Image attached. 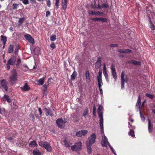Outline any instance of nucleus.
Instances as JSON below:
<instances>
[{
  "mask_svg": "<svg viewBox=\"0 0 155 155\" xmlns=\"http://www.w3.org/2000/svg\"><path fill=\"white\" fill-rule=\"evenodd\" d=\"M18 75L16 70L13 69L12 71L11 75L9 77V81L11 84L13 85L17 81Z\"/></svg>",
  "mask_w": 155,
  "mask_h": 155,
  "instance_id": "1",
  "label": "nucleus"
},
{
  "mask_svg": "<svg viewBox=\"0 0 155 155\" xmlns=\"http://www.w3.org/2000/svg\"><path fill=\"white\" fill-rule=\"evenodd\" d=\"M82 143L81 142L79 141L76 143L74 145L72 146L71 148L73 151H78L81 149Z\"/></svg>",
  "mask_w": 155,
  "mask_h": 155,
  "instance_id": "2",
  "label": "nucleus"
},
{
  "mask_svg": "<svg viewBox=\"0 0 155 155\" xmlns=\"http://www.w3.org/2000/svg\"><path fill=\"white\" fill-rule=\"evenodd\" d=\"M16 59L14 57H12L8 61L6 64V68L8 70L10 69V65H13L15 64Z\"/></svg>",
  "mask_w": 155,
  "mask_h": 155,
  "instance_id": "3",
  "label": "nucleus"
},
{
  "mask_svg": "<svg viewBox=\"0 0 155 155\" xmlns=\"http://www.w3.org/2000/svg\"><path fill=\"white\" fill-rule=\"evenodd\" d=\"M102 70L100 69L98 72V75L97 77L98 81V86L99 88L101 87L102 85L103 84L102 79Z\"/></svg>",
  "mask_w": 155,
  "mask_h": 155,
  "instance_id": "4",
  "label": "nucleus"
},
{
  "mask_svg": "<svg viewBox=\"0 0 155 155\" xmlns=\"http://www.w3.org/2000/svg\"><path fill=\"white\" fill-rule=\"evenodd\" d=\"M96 135L95 134H93L88 138V141L86 142V144L92 145L95 141Z\"/></svg>",
  "mask_w": 155,
  "mask_h": 155,
  "instance_id": "5",
  "label": "nucleus"
},
{
  "mask_svg": "<svg viewBox=\"0 0 155 155\" xmlns=\"http://www.w3.org/2000/svg\"><path fill=\"white\" fill-rule=\"evenodd\" d=\"M124 76H125V74L124 73V71H123L121 74V78H120L121 86V88L122 89H123L124 88V85L125 82H127L128 81V79L127 78H126L125 79H124Z\"/></svg>",
  "mask_w": 155,
  "mask_h": 155,
  "instance_id": "6",
  "label": "nucleus"
},
{
  "mask_svg": "<svg viewBox=\"0 0 155 155\" xmlns=\"http://www.w3.org/2000/svg\"><path fill=\"white\" fill-rule=\"evenodd\" d=\"M67 121H63L61 118H58L56 120V123L58 126L60 128H62L64 123L67 122Z\"/></svg>",
  "mask_w": 155,
  "mask_h": 155,
  "instance_id": "7",
  "label": "nucleus"
},
{
  "mask_svg": "<svg viewBox=\"0 0 155 155\" xmlns=\"http://www.w3.org/2000/svg\"><path fill=\"white\" fill-rule=\"evenodd\" d=\"M103 107L102 106L100 105L98 108L97 113L99 115V117L100 119L99 120H103V112L102 110H103Z\"/></svg>",
  "mask_w": 155,
  "mask_h": 155,
  "instance_id": "8",
  "label": "nucleus"
},
{
  "mask_svg": "<svg viewBox=\"0 0 155 155\" xmlns=\"http://www.w3.org/2000/svg\"><path fill=\"white\" fill-rule=\"evenodd\" d=\"M110 69L111 70L112 74L113 77L115 80L117 79V75L116 71L115 66L114 64H112L110 67Z\"/></svg>",
  "mask_w": 155,
  "mask_h": 155,
  "instance_id": "9",
  "label": "nucleus"
},
{
  "mask_svg": "<svg viewBox=\"0 0 155 155\" xmlns=\"http://www.w3.org/2000/svg\"><path fill=\"white\" fill-rule=\"evenodd\" d=\"M24 36L26 39L28 41L32 44L34 43V39L29 34H27L24 35Z\"/></svg>",
  "mask_w": 155,
  "mask_h": 155,
  "instance_id": "10",
  "label": "nucleus"
},
{
  "mask_svg": "<svg viewBox=\"0 0 155 155\" xmlns=\"http://www.w3.org/2000/svg\"><path fill=\"white\" fill-rule=\"evenodd\" d=\"M1 84L2 87L4 88L6 91H8V87L7 86V81L4 79L1 81Z\"/></svg>",
  "mask_w": 155,
  "mask_h": 155,
  "instance_id": "11",
  "label": "nucleus"
},
{
  "mask_svg": "<svg viewBox=\"0 0 155 155\" xmlns=\"http://www.w3.org/2000/svg\"><path fill=\"white\" fill-rule=\"evenodd\" d=\"M87 131L85 130H83L80 131L77 133L76 135L77 137H81L83 136H85L87 133Z\"/></svg>",
  "mask_w": 155,
  "mask_h": 155,
  "instance_id": "12",
  "label": "nucleus"
},
{
  "mask_svg": "<svg viewBox=\"0 0 155 155\" xmlns=\"http://www.w3.org/2000/svg\"><path fill=\"white\" fill-rule=\"evenodd\" d=\"M45 143V144L43 147L45 148L47 151L50 152H51L52 151V148L50 146V144L47 142Z\"/></svg>",
  "mask_w": 155,
  "mask_h": 155,
  "instance_id": "13",
  "label": "nucleus"
},
{
  "mask_svg": "<svg viewBox=\"0 0 155 155\" xmlns=\"http://www.w3.org/2000/svg\"><path fill=\"white\" fill-rule=\"evenodd\" d=\"M44 110L46 112V116L50 115L52 117L54 115L53 114V111H54V110H51V109H48L47 108H45Z\"/></svg>",
  "mask_w": 155,
  "mask_h": 155,
  "instance_id": "14",
  "label": "nucleus"
},
{
  "mask_svg": "<svg viewBox=\"0 0 155 155\" xmlns=\"http://www.w3.org/2000/svg\"><path fill=\"white\" fill-rule=\"evenodd\" d=\"M103 73L104 74L105 77L106 81L107 82H109V79L108 78V74L107 72V69L106 68V66L105 64H104L103 67Z\"/></svg>",
  "mask_w": 155,
  "mask_h": 155,
  "instance_id": "15",
  "label": "nucleus"
},
{
  "mask_svg": "<svg viewBox=\"0 0 155 155\" xmlns=\"http://www.w3.org/2000/svg\"><path fill=\"white\" fill-rule=\"evenodd\" d=\"M127 63L129 64H133L135 65L140 66L141 64V62L134 60L129 61L127 62Z\"/></svg>",
  "mask_w": 155,
  "mask_h": 155,
  "instance_id": "16",
  "label": "nucleus"
},
{
  "mask_svg": "<svg viewBox=\"0 0 155 155\" xmlns=\"http://www.w3.org/2000/svg\"><path fill=\"white\" fill-rule=\"evenodd\" d=\"M132 51L131 50L128 49L123 50L119 49L117 50V51L120 53H130Z\"/></svg>",
  "mask_w": 155,
  "mask_h": 155,
  "instance_id": "17",
  "label": "nucleus"
},
{
  "mask_svg": "<svg viewBox=\"0 0 155 155\" xmlns=\"http://www.w3.org/2000/svg\"><path fill=\"white\" fill-rule=\"evenodd\" d=\"M62 9L64 10L66 9L67 7V0H61Z\"/></svg>",
  "mask_w": 155,
  "mask_h": 155,
  "instance_id": "18",
  "label": "nucleus"
},
{
  "mask_svg": "<svg viewBox=\"0 0 155 155\" xmlns=\"http://www.w3.org/2000/svg\"><path fill=\"white\" fill-rule=\"evenodd\" d=\"M153 125L152 124L150 119H148V130L149 133L152 131Z\"/></svg>",
  "mask_w": 155,
  "mask_h": 155,
  "instance_id": "19",
  "label": "nucleus"
},
{
  "mask_svg": "<svg viewBox=\"0 0 155 155\" xmlns=\"http://www.w3.org/2000/svg\"><path fill=\"white\" fill-rule=\"evenodd\" d=\"M141 105V99L140 96L139 95L138 97L137 102L136 103V106L137 108V109H141V108L140 107Z\"/></svg>",
  "mask_w": 155,
  "mask_h": 155,
  "instance_id": "20",
  "label": "nucleus"
},
{
  "mask_svg": "<svg viewBox=\"0 0 155 155\" xmlns=\"http://www.w3.org/2000/svg\"><path fill=\"white\" fill-rule=\"evenodd\" d=\"M21 89L25 91H28L30 89V87L26 83H25L23 86L21 87Z\"/></svg>",
  "mask_w": 155,
  "mask_h": 155,
  "instance_id": "21",
  "label": "nucleus"
},
{
  "mask_svg": "<svg viewBox=\"0 0 155 155\" xmlns=\"http://www.w3.org/2000/svg\"><path fill=\"white\" fill-rule=\"evenodd\" d=\"M2 99L3 101H7L8 103H10L11 102V101L9 98V97L8 95L5 94L3 97Z\"/></svg>",
  "mask_w": 155,
  "mask_h": 155,
  "instance_id": "22",
  "label": "nucleus"
},
{
  "mask_svg": "<svg viewBox=\"0 0 155 155\" xmlns=\"http://www.w3.org/2000/svg\"><path fill=\"white\" fill-rule=\"evenodd\" d=\"M99 124L101 130V133L102 134L104 133V127H103V120H99Z\"/></svg>",
  "mask_w": 155,
  "mask_h": 155,
  "instance_id": "23",
  "label": "nucleus"
},
{
  "mask_svg": "<svg viewBox=\"0 0 155 155\" xmlns=\"http://www.w3.org/2000/svg\"><path fill=\"white\" fill-rule=\"evenodd\" d=\"M86 145L87 149V153L89 154H91L92 152V149L91 148V146L92 145L86 143Z\"/></svg>",
  "mask_w": 155,
  "mask_h": 155,
  "instance_id": "24",
  "label": "nucleus"
},
{
  "mask_svg": "<svg viewBox=\"0 0 155 155\" xmlns=\"http://www.w3.org/2000/svg\"><path fill=\"white\" fill-rule=\"evenodd\" d=\"M45 77H43V78L40 79L38 81V84L40 85H42L44 83V80Z\"/></svg>",
  "mask_w": 155,
  "mask_h": 155,
  "instance_id": "25",
  "label": "nucleus"
},
{
  "mask_svg": "<svg viewBox=\"0 0 155 155\" xmlns=\"http://www.w3.org/2000/svg\"><path fill=\"white\" fill-rule=\"evenodd\" d=\"M1 38L2 41H3V44L5 45L7 41L6 37L5 36L2 35L1 36Z\"/></svg>",
  "mask_w": 155,
  "mask_h": 155,
  "instance_id": "26",
  "label": "nucleus"
},
{
  "mask_svg": "<svg viewBox=\"0 0 155 155\" xmlns=\"http://www.w3.org/2000/svg\"><path fill=\"white\" fill-rule=\"evenodd\" d=\"M85 77L87 79V80L88 81H90L91 80L90 76V73L88 71H87L86 72Z\"/></svg>",
  "mask_w": 155,
  "mask_h": 155,
  "instance_id": "27",
  "label": "nucleus"
},
{
  "mask_svg": "<svg viewBox=\"0 0 155 155\" xmlns=\"http://www.w3.org/2000/svg\"><path fill=\"white\" fill-rule=\"evenodd\" d=\"M77 75V73L75 71H74L71 75V79L72 80H74L76 78Z\"/></svg>",
  "mask_w": 155,
  "mask_h": 155,
  "instance_id": "28",
  "label": "nucleus"
},
{
  "mask_svg": "<svg viewBox=\"0 0 155 155\" xmlns=\"http://www.w3.org/2000/svg\"><path fill=\"white\" fill-rule=\"evenodd\" d=\"M31 146H35L36 147L38 145L35 140L31 141L29 143V146L31 147Z\"/></svg>",
  "mask_w": 155,
  "mask_h": 155,
  "instance_id": "29",
  "label": "nucleus"
},
{
  "mask_svg": "<svg viewBox=\"0 0 155 155\" xmlns=\"http://www.w3.org/2000/svg\"><path fill=\"white\" fill-rule=\"evenodd\" d=\"M128 135L131 136L132 137H135V134H134V131L133 130L130 129V131L128 132Z\"/></svg>",
  "mask_w": 155,
  "mask_h": 155,
  "instance_id": "30",
  "label": "nucleus"
},
{
  "mask_svg": "<svg viewBox=\"0 0 155 155\" xmlns=\"http://www.w3.org/2000/svg\"><path fill=\"white\" fill-rule=\"evenodd\" d=\"M13 46L12 45H10L8 49V52L12 53L13 52Z\"/></svg>",
  "mask_w": 155,
  "mask_h": 155,
  "instance_id": "31",
  "label": "nucleus"
},
{
  "mask_svg": "<svg viewBox=\"0 0 155 155\" xmlns=\"http://www.w3.org/2000/svg\"><path fill=\"white\" fill-rule=\"evenodd\" d=\"M95 68L96 69L100 68L101 67V64L96 62L95 64Z\"/></svg>",
  "mask_w": 155,
  "mask_h": 155,
  "instance_id": "32",
  "label": "nucleus"
},
{
  "mask_svg": "<svg viewBox=\"0 0 155 155\" xmlns=\"http://www.w3.org/2000/svg\"><path fill=\"white\" fill-rule=\"evenodd\" d=\"M108 143V145H109V144H110L109 143V142H107L105 141H101V144L102 146L103 147H107V144Z\"/></svg>",
  "mask_w": 155,
  "mask_h": 155,
  "instance_id": "33",
  "label": "nucleus"
},
{
  "mask_svg": "<svg viewBox=\"0 0 155 155\" xmlns=\"http://www.w3.org/2000/svg\"><path fill=\"white\" fill-rule=\"evenodd\" d=\"M88 114V108L86 107L85 110H84L83 114V116L84 117H85V116L87 115Z\"/></svg>",
  "mask_w": 155,
  "mask_h": 155,
  "instance_id": "34",
  "label": "nucleus"
},
{
  "mask_svg": "<svg viewBox=\"0 0 155 155\" xmlns=\"http://www.w3.org/2000/svg\"><path fill=\"white\" fill-rule=\"evenodd\" d=\"M46 142L45 141H41L38 143L39 145L41 147H44V145L45 144V143H46Z\"/></svg>",
  "mask_w": 155,
  "mask_h": 155,
  "instance_id": "35",
  "label": "nucleus"
},
{
  "mask_svg": "<svg viewBox=\"0 0 155 155\" xmlns=\"http://www.w3.org/2000/svg\"><path fill=\"white\" fill-rule=\"evenodd\" d=\"M56 39V36L55 35H54L50 37V40L51 41H54Z\"/></svg>",
  "mask_w": 155,
  "mask_h": 155,
  "instance_id": "36",
  "label": "nucleus"
},
{
  "mask_svg": "<svg viewBox=\"0 0 155 155\" xmlns=\"http://www.w3.org/2000/svg\"><path fill=\"white\" fill-rule=\"evenodd\" d=\"M34 155H41V153L39 150H34L33 152Z\"/></svg>",
  "mask_w": 155,
  "mask_h": 155,
  "instance_id": "37",
  "label": "nucleus"
},
{
  "mask_svg": "<svg viewBox=\"0 0 155 155\" xmlns=\"http://www.w3.org/2000/svg\"><path fill=\"white\" fill-rule=\"evenodd\" d=\"M48 88V85H46V84H45L44 85L41 87V89L43 91H45Z\"/></svg>",
  "mask_w": 155,
  "mask_h": 155,
  "instance_id": "38",
  "label": "nucleus"
},
{
  "mask_svg": "<svg viewBox=\"0 0 155 155\" xmlns=\"http://www.w3.org/2000/svg\"><path fill=\"white\" fill-rule=\"evenodd\" d=\"M24 18H20L18 20V25H20L24 21Z\"/></svg>",
  "mask_w": 155,
  "mask_h": 155,
  "instance_id": "39",
  "label": "nucleus"
},
{
  "mask_svg": "<svg viewBox=\"0 0 155 155\" xmlns=\"http://www.w3.org/2000/svg\"><path fill=\"white\" fill-rule=\"evenodd\" d=\"M139 110L140 111V115L141 117V120H145V117L141 112V109H140Z\"/></svg>",
  "mask_w": 155,
  "mask_h": 155,
  "instance_id": "40",
  "label": "nucleus"
},
{
  "mask_svg": "<svg viewBox=\"0 0 155 155\" xmlns=\"http://www.w3.org/2000/svg\"><path fill=\"white\" fill-rule=\"evenodd\" d=\"M64 145L65 147H70L69 144L66 140H64Z\"/></svg>",
  "mask_w": 155,
  "mask_h": 155,
  "instance_id": "41",
  "label": "nucleus"
},
{
  "mask_svg": "<svg viewBox=\"0 0 155 155\" xmlns=\"http://www.w3.org/2000/svg\"><path fill=\"white\" fill-rule=\"evenodd\" d=\"M146 96L147 97H148L151 99H153L154 97L153 95L148 93H146Z\"/></svg>",
  "mask_w": 155,
  "mask_h": 155,
  "instance_id": "42",
  "label": "nucleus"
},
{
  "mask_svg": "<svg viewBox=\"0 0 155 155\" xmlns=\"http://www.w3.org/2000/svg\"><path fill=\"white\" fill-rule=\"evenodd\" d=\"M99 21H101L103 22H106L107 20L106 18H99Z\"/></svg>",
  "mask_w": 155,
  "mask_h": 155,
  "instance_id": "43",
  "label": "nucleus"
},
{
  "mask_svg": "<svg viewBox=\"0 0 155 155\" xmlns=\"http://www.w3.org/2000/svg\"><path fill=\"white\" fill-rule=\"evenodd\" d=\"M96 114V108L95 106V105H94L93 108V114L94 116H95Z\"/></svg>",
  "mask_w": 155,
  "mask_h": 155,
  "instance_id": "44",
  "label": "nucleus"
},
{
  "mask_svg": "<svg viewBox=\"0 0 155 155\" xmlns=\"http://www.w3.org/2000/svg\"><path fill=\"white\" fill-rule=\"evenodd\" d=\"M60 0H56L55 2V5L56 6V8L58 9V6H59V3Z\"/></svg>",
  "mask_w": 155,
  "mask_h": 155,
  "instance_id": "45",
  "label": "nucleus"
},
{
  "mask_svg": "<svg viewBox=\"0 0 155 155\" xmlns=\"http://www.w3.org/2000/svg\"><path fill=\"white\" fill-rule=\"evenodd\" d=\"M88 13H89V14H91L92 15H95L96 12L93 11H92L89 10L88 11Z\"/></svg>",
  "mask_w": 155,
  "mask_h": 155,
  "instance_id": "46",
  "label": "nucleus"
},
{
  "mask_svg": "<svg viewBox=\"0 0 155 155\" xmlns=\"http://www.w3.org/2000/svg\"><path fill=\"white\" fill-rule=\"evenodd\" d=\"M18 6V4H13V9H15L17 8Z\"/></svg>",
  "mask_w": 155,
  "mask_h": 155,
  "instance_id": "47",
  "label": "nucleus"
},
{
  "mask_svg": "<svg viewBox=\"0 0 155 155\" xmlns=\"http://www.w3.org/2000/svg\"><path fill=\"white\" fill-rule=\"evenodd\" d=\"M20 1H22L23 3L25 5H27L28 4V0H20Z\"/></svg>",
  "mask_w": 155,
  "mask_h": 155,
  "instance_id": "48",
  "label": "nucleus"
},
{
  "mask_svg": "<svg viewBox=\"0 0 155 155\" xmlns=\"http://www.w3.org/2000/svg\"><path fill=\"white\" fill-rule=\"evenodd\" d=\"M108 6V4L107 3H104L102 5V8H107Z\"/></svg>",
  "mask_w": 155,
  "mask_h": 155,
  "instance_id": "49",
  "label": "nucleus"
},
{
  "mask_svg": "<svg viewBox=\"0 0 155 155\" xmlns=\"http://www.w3.org/2000/svg\"><path fill=\"white\" fill-rule=\"evenodd\" d=\"M21 62V61L20 59L19 58L18 59L17 61L16 66H19Z\"/></svg>",
  "mask_w": 155,
  "mask_h": 155,
  "instance_id": "50",
  "label": "nucleus"
},
{
  "mask_svg": "<svg viewBox=\"0 0 155 155\" xmlns=\"http://www.w3.org/2000/svg\"><path fill=\"white\" fill-rule=\"evenodd\" d=\"M47 4L49 7H50L51 6V3L50 0H47Z\"/></svg>",
  "mask_w": 155,
  "mask_h": 155,
  "instance_id": "51",
  "label": "nucleus"
},
{
  "mask_svg": "<svg viewBox=\"0 0 155 155\" xmlns=\"http://www.w3.org/2000/svg\"><path fill=\"white\" fill-rule=\"evenodd\" d=\"M109 146L110 147V149L111 150H112V151L113 152V153L115 155H116V153H115V152L114 151V149H113V148L110 145V144H109Z\"/></svg>",
  "mask_w": 155,
  "mask_h": 155,
  "instance_id": "52",
  "label": "nucleus"
},
{
  "mask_svg": "<svg viewBox=\"0 0 155 155\" xmlns=\"http://www.w3.org/2000/svg\"><path fill=\"white\" fill-rule=\"evenodd\" d=\"M50 47L51 48L53 49H54L55 48V45L54 43H52L50 45Z\"/></svg>",
  "mask_w": 155,
  "mask_h": 155,
  "instance_id": "53",
  "label": "nucleus"
},
{
  "mask_svg": "<svg viewBox=\"0 0 155 155\" xmlns=\"http://www.w3.org/2000/svg\"><path fill=\"white\" fill-rule=\"evenodd\" d=\"M103 13L101 12H100L99 11L96 12L95 15H101V14H103Z\"/></svg>",
  "mask_w": 155,
  "mask_h": 155,
  "instance_id": "54",
  "label": "nucleus"
},
{
  "mask_svg": "<svg viewBox=\"0 0 155 155\" xmlns=\"http://www.w3.org/2000/svg\"><path fill=\"white\" fill-rule=\"evenodd\" d=\"M110 47H117L118 46V44H111L110 45Z\"/></svg>",
  "mask_w": 155,
  "mask_h": 155,
  "instance_id": "55",
  "label": "nucleus"
},
{
  "mask_svg": "<svg viewBox=\"0 0 155 155\" xmlns=\"http://www.w3.org/2000/svg\"><path fill=\"white\" fill-rule=\"evenodd\" d=\"M91 20L94 21H99V18H93L91 19Z\"/></svg>",
  "mask_w": 155,
  "mask_h": 155,
  "instance_id": "56",
  "label": "nucleus"
},
{
  "mask_svg": "<svg viewBox=\"0 0 155 155\" xmlns=\"http://www.w3.org/2000/svg\"><path fill=\"white\" fill-rule=\"evenodd\" d=\"M101 58L100 57H99L97 58V62L99 63H101Z\"/></svg>",
  "mask_w": 155,
  "mask_h": 155,
  "instance_id": "57",
  "label": "nucleus"
},
{
  "mask_svg": "<svg viewBox=\"0 0 155 155\" xmlns=\"http://www.w3.org/2000/svg\"><path fill=\"white\" fill-rule=\"evenodd\" d=\"M103 141H106L107 142H108L107 140V137L104 136V138L102 140Z\"/></svg>",
  "mask_w": 155,
  "mask_h": 155,
  "instance_id": "58",
  "label": "nucleus"
},
{
  "mask_svg": "<svg viewBox=\"0 0 155 155\" xmlns=\"http://www.w3.org/2000/svg\"><path fill=\"white\" fill-rule=\"evenodd\" d=\"M150 28L152 30H154L155 29V26L153 24H152L150 26Z\"/></svg>",
  "mask_w": 155,
  "mask_h": 155,
  "instance_id": "59",
  "label": "nucleus"
},
{
  "mask_svg": "<svg viewBox=\"0 0 155 155\" xmlns=\"http://www.w3.org/2000/svg\"><path fill=\"white\" fill-rule=\"evenodd\" d=\"M50 12L49 11H48L46 12V16L48 17L50 15Z\"/></svg>",
  "mask_w": 155,
  "mask_h": 155,
  "instance_id": "60",
  "label": "nucleus"
},
{
  "mask_svg": "<svg viewBox=\"0 0 155 155\" xmlns=\"http://www.w3.org/2000/svg\"><path fill=\"white\" fill-rule=\"evenodd\" d=\"M38 112H39V114L40 115H41L42 113V110L41 108H38Z\"/></svg>",
  "mask_w": 155,
  "mask_h": 155,
  "instance_id": "61",
  "label": "nucleus"
},
{
  "mask_svg": "<svg viewBox=\"0 0 155 155\" xmlns=\"http://www.w3.org/2000/svg\"><path fill=\"white\" fill-rule=\"evenodd\" d=\"M18 51V47H17L15 49V54H17Z\"/></svg>",
  "mask_w": 155,
  "mask_h": 155,
  "instance_id": "62",
  "label": "nucleus"
},
{
  "mask_svg": "<svg viewBox=\"0 0 155 155\" xmlns=\"http://www.w3.org/2000/svg\"><path fill=\"white\" fill-rule=\"evenodd\" d=\"M30 1L33 4L35 3L36 2V0H30Z\"/></svg>",
  "mask_w": 155,
  "mask_h": 155,
  "instance_id": "63",
  "label": "nucleus"
},
{
  "mask_svg": "<svg viewBox=\"0 0 155 155\" xmlns=\"http://www.w3.org/2000/svg\"><path fill=\"white\" fill-rule=\"evenodd\" d=\"M30 117H31L32 118V120H33L34 119V116L32 114H30Z\"/></svg>",
  "mask_w": 155,
  "mask_h": 155,
  "instance_id": "64",
  "label": "nucleus"
}]
</instances>
